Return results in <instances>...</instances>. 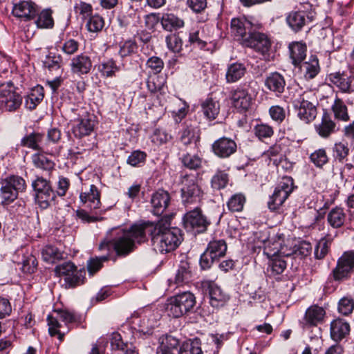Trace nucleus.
<instances>
[{"mask_svg":"<svg viewBox=\"0 0 354 354\" xmlns=\"http://www.w3.org/2000/svg\"><path fill=\"white\" fill-rule=\"evenodd\" d=\"M311 5L306 3L304 5L306 10L299 9L290 12L286 18L288 26L295 32H298L309 22H311L315 17L312 10H308Z\"/></svg>","mask_w":354,"mask_h":354,"instance_id":"obj_12","label":"nucleus"},{"mask_svg":"<svg viewBox=\"0 0 354 354\" xmlns=\"http://www.w3.org/2000/svg\"><path fill=\"white\" fill-rule=\"evenodd\" d=\"M160 23L164 30L170 32L180 29L185 26L183 19L170 12L162 14Z\"/></svg>","mask_w":354,"mask_h":354,"instance_id":"obj_30","label":"nucleus"},{"mask_svg":"<svg viewBox=\"0 0 354 354\" xmlns=\"http://www.w3.org/2000/svg\"><path fill=\"white\" fill-rule=\"evenodd\" d=\"M71 111L78 116L77 118L73 117L75 123L73 125L72 132L78 138L88 136L93 131L94 121L84 109H71Z\"/></svg>","mask_w":354,"mask_h":354,"instance_id":"obj_9","label":"nucleus"},{"mask_svg":"<svg viewBox=\"0 0 354 354\" xmlns=\"http://www.w3.org/2000/svg\"><path fill=\"white\" fill-rule=\"evenodd\" d=\"M324 315L325 310L323 308L318 306L309 307L306 311L304 328L306 326H317L322 322Z\"/></svg>","mask_w":354,"mask_h":354,"instance_id":"obj_29","label":"nucleus"},{"mask_svg":"<svg viewBox=\"0 0 354 354\" xmlns=\"http://www.w3.org/2000/svg\"><path fill=\"white\" fill-rule=\"evenodd\" d=\"M22 96L11 81L0 83V110L15 112L22 104Z\"/></svg>","mask_w":354,"mask_h":354,"instance_id":"obj_4","label":"nucleus"},{"mask_svg":"<svg viewBox=\"0 0 354 354\" xmlns=\"http://www.w3.org/2000/svg\"><path fill=\"white\" fill-rule=\"evenodd\" d=\"M180 140L185 145L196 144L199 140L198 128L189 121H185L179 131Z\"/></svg>","mask_w":354,"mask_h":354,"instance_id":"obj_25","label":"nucleus"},{"mask_svg":"<svg viewBox=\"0 0 354 354\" xmlns=\"http://www.w3.org/2000/svg\"><path fill=\"white\" fill-rule=\"evenodd\" d=\"M44 140V135L39 133L33 132L26 135L21 140L20 145L33 150L39 151L41 145Z\"/></svg>","mask_w":354,"mask_h":354,"instance_id":"obj_41","label":"nucleus"},{"mask_svg":"<svg viewBox=\"0 0 354 354\" xmlns=\"http://www.w3.org/2000/svg\"><path fill=\"white\" fill-rule=\"evenodd\" d=\"M332 109L336 118L344 122L349 120L347 107L341 99L337 98L335 100Z\"/></svg>","mask_w":354,"mask_h":354,"instance_id":"obj_51","label":"nucleus"},{"mask_svg":"<svg viewBox=\"0 0 354 354\" xmlns=\"http://www.w3.org/2000/svg\"><path fill=\"white\" fill-rule=\"evenodd\" d=\"M209 302L215 308L223 307L229 300V296L216 283L208 286Z\"/></svg>","mask_w":354,"mask_h":354,"instance_id":"obj_26","label":"nucleus"},{"mask_svg":"<svg viewBox=\"0 0 354 354\" xmlns=\"http://www.w3.org/2000/svg\"><path fill=\"white\" fill-rule=\"evenodd\" d=\"M13 15L24 21L34 19L38 13L37 6L31 1H21L14 4L12 11Z\"/></svg>","mask_w":354,"mask_h":354,"instance_id":"obj_18","label":"nucleus"},{"mask_svg":"<svg viewBox=\"0 0 354 354\" xmlns=\"http://www.w3.org/2000/svg\"><path fill=\"white\" fill-rule=\"evenodd\" d=\"M41 254L42 259L50 264L55 263L57 261L63 259V252L52 245L44 246Z\"/></svg>","mask_w":354,"mask_h":354,"instance_id":"obj_39","label":"nucleus"},{"mask_svg":"<svg viewBox=\"0 0 354 354\" xmlns=\"http://www.w3.org/2000/svg\"><path fill=\"white\" fill-rule=\"evenodd\" d=\"M44 88L41 86L32 88L25 99V106L27 109L32 110L43 100Z\"/></svg>","mask_w":354,"mask_h":354,"instance_id":"obj_36","label":"nucleus"},{"mask_svg":"<svg viewBox=\"0 0 354 354\" xmlns=\"http://www.w3.org/2000/svg\"><path fill=\"white\" fill-rule=\"evenodd\" d=\"M246 73V67L243 64L235 62L227 66L225 79L227 83H234L241 80Z\"/></svg>","mask_w":354,"mask_h":354,"instance_id":"obj_33","label":"nucleus"},{"mask_svg":"<svg viewBox=\"0 0 354 354\" xmlns=\"http://www.w3.org/2000/svg\"><path fill=\"white\" fill-rule=\"evenodd\" d=\"M297 110L298 118L305 123H310L315 120L317 115L316 106L303 104H293Z\"/></svg>","mask_w":354,"mask_h":354,"instance_id":"obj_38","label":"nucleus"},{"mask_svg":"<svg viewBox=\"0 0 354 354\" xmlns=\"http://www.w3.org/2000/svg\"><path fill=\"white\" fill-rule=\"evenodd\" d=\"M181 198L183 205L188 207L192 204H198L201 199V190L196 184L195 178L185 176L182 180Z\"/></svg>","mask_w":354,"mask_h":354,"instance_id":"obj_11","label":"nucleus"},{"mask_svg":"<svg viewBox=\"0 0 354 354\" xmlns=\"http://www.w3.org/2000/svg\"><path fill=\"white\" fill-rule=\"evenodd\" d=\"M179 341L177 338L171 336L167 335L164 337L158 348L163 349V351H168L170 353L178 354Z\"/></svg>","mask_w":354,"mask_h":354,"instance_id":"obj_50","label":"nucleus"},{"mask_svg":"<svg viewBox=\"0 0 354 354\" xmlns=\"http://www.w3.org/2000/svg\"><path fill=\"white\" fill-rule=\"evenodd\" d=\"M35 24L38 28H49L53 26V19L50 10H44L38 16Z\"/></svg>","mask_w":354,"mask_h":354,"instance_id":"obj_56","label":"nucleus"},{"mask_svg":"<svg viewBox=\"0 0 354 354\" xmlns=\"http://www.w3.org/2000/svg\"><path fill=\"white\" fill-rule=\"evenodd\" d=\"M346 219L344 209L340 207L333 208L327 216L328 223L334 228H338L343 225Z\"/></svg>","mask_w":354,"mask_h":354,"instance_id":"obj_45","label":"nucleus"},{"mask_svg":"<svg viewBox=\"0 0 354 354\" xmlns=\"http://www.w3.org/2000/svg\"><path fill=\"white\" fill-rule=\"evenodd\" d=\"M293 189V179L290 176L283 177L276 186L274 193L268 203V208L272 211L279 209Z\"/></svg>","mask_w":354,"mask_h":354,"instance_id":"obj_8","label":"nucleus"},{"mask_svg":"<svg viewBox=\"0 0 354 354\" xmlns=\"http://www.w3.org/2000/svg\"><path fill=\"white\" fill-rule=\"evenodd\" d=\"M151 212L154 215H162L170 203V196L165 190L159 189L153 193L151 198Z\"/></svg>","mask_w":354,"mask_h":354,"instance_id":"obj_21","label":"nucleus"},{"mask_svg":"<svg viewBox=\"0 0 354 354\" xmlns=\"http://www.w3.org/2000/svg\"><path fill=\"white\" fill-rule=\"evenodd\" d=\"M195 303L194 295L189 292H184L171 299L167 310L169 316L180 317L191 310Z\"/></svg>","mask_w":354,"mask_h":354,"instance_id":"obj_6","label":"nucleus"},{"mask_svg":"<svg viewBox=\"0 0 354 354\" xmlns=\"http://www.w3.org/2000/svg\"><path fill=\"white\" fill-rule=\"evenodd\" d=\"M300 69L306 80H311L315 77L320 71L317 57L315 55L310 56L308 61L301 64Z\"/></svg>","mask_w":354,"mask_h":354,"instance_id":"obj_32","label":"nucleus"},{"mask_svg":"<svg viewBox=\"0 0 354 354\" xmlns=\"http://www.w3.org/2000/svg\"><path fill=\"white\" fill-rule=\"evenodd\" d=\"M80 199L85 207L91 211L100 207V193L95 185H90L88 189L82 192L80 195Z\"/></svg>","mask_w":354,"mask_h":354,"instance_id":"obj_22","label":"nucleus"},{"mask_svg":"<svg viewBox=\"0 0 354 354\" xmlns=\"http://www.w3.org/2000/svg\"><path fill=\"white\" fill-rule=\"evenodd\" d=\"M35 201L40 208L46 209L53 201L55 193L50 182L41 176H37L32 182Z\"/></svg>","mask_w":354,"mask_h":354,"instance_id":"obj_7","label":"nucleus"},{"mask_svg":"<svg viewBox=\"0 0 354 354\" xmlns=\"http://www.w3.org/2000/svg\"><path fill=\"white\" fill-rule=\"evenodd\" d=\"M178 354H202L199 339L185 341L180 346Z\"/></svg>","mask_w":354,"mask_h":354,"instance_id":"obj_47","label":"nucleus"},{"mask_svg":"<svg viewBox=\"0 0 354 354\" xmlns=\"http://www.w3.org/2000/svg\"><path fill=\"white\" fill-rule=\"evenodd\" d=\"M317 98L313 90L298 91L297 95L294 97L293 104H303L308 106H316Z\"/></svg>","mask_w":354,"mask_h":354,"instance_id":"obj_40","label":"nucleus"},{"mask_svg":"<svg viewBox=\"0 0 354 354\" xmlns=\"http://www.w3.org/2000/svg\"><path fill=\"white\" fill-rule=\"evenodd\" d=\"M86 271L84 268L77 270L76 268L69 277L64 278L66 286L68 288H74L84 282Z\"/></svg>","mask_w":354,"mask_h":354,"instance_id":"obj_49","label":"nucleus"},{"mask_svg":"<svg viewBox=\"0 0 354 354\" xmlns=\"http://www.w3.org/2000/svg\"><path fill=\"white\" fill-rule=\"evenodd\" d=\"M328 80L336 86L342 93L349 91L350 85L353 82V77L344 72H335L328 75Z\"/></svg>","mask_w":354,"mask_h":354,"instance_id":"obj_27","label":"nucleus"},{"mask_svg":"<svg viewBox=\"0 0 354 354\" xmlns=\"http://www.w3.org/2000/svg\"><path fill=\"white\" fill-rule=\"evenodd\" d=\"M257 25L252 24L250 21L245 17L234 18L231 21V32L234 37L240 41L243 45L246 42L254 30H257Z\"/></svg>","mask_w":354,"mask_h":354,"instance_id":"obj_15","label":"nucleus"},{"mask_svg":"<svg viewBox=\"0 0 354 354\" xmlns=\"http://www.w3.org/2000/svg\"><path fill=\"white\" fill-rule=\"evenodd\" d=\"M88 19L86 24L88 31L97 32L102 30L104 26V21L101 16L98 15H91Z\"/></svg>","mask_w":354,"mask_h":354,"instance_id":"obj_55","label":"nucleus"},{"mask_svg":"<svg viewBox=\"0 0 354 354\" xmlns=\"http://www.w3.org/2000/svg\"><path fill=\"white\" fill-rule=\"evenodd\" d=\"M227 251L224 240H214L209 243L206 250L201 254L200 265L203 269L209 268L212 263L223 257Z\"/></svg>","mask_w":354,"mask_h":354,"instance_id":"obj_10","label":"nucleus"},{"mask_svg":"<svg viewBox=\"0 0 354 354\" xmlns=\"http://www.w3.org/2000/svg\"><path fill=\"white\" fill-rule=\"evenodd\" d=\"M183 165L190 169H196L201 167L202 159L198 155L187 153L181 158Z\"/></svg>","mask_w":354,"mask_h":354,"instance_id":"obj_61","label":"nucleus"},{"mask_svg":"<svg viewBox=\"0 0 354 354\" xmlns=\"http://www.w3.org/2000/svg\"><path fill=\"white\" fill-rule=\"evenodd\" d=\"M349 330V324L342 319H335L330 324V336L336 342L342 339Z\"/></svg>","mask_w":354,"mask_h":354,"instance_id":"obj_31","label":"nucleus"},{"mask_svg":"<svg viewBox=\"0 0 354 354\" xmlns=\"http://www.w3.org/2000/svg\"><path fill=\"white\" fill-rule=\"evenodd\" d=\"M281 153V146L274 145L270 147L269 149L264 153V156L267 157L274 165H278L282 162V156Z\"/></svg>","mask_w":354,"mask_h":354,"instance_id":"obj_59","label":"nucleus"},{"mask_svg":"<svg viewBox=\"0 0 354 354\" xmlns=\"http://www.w3.org/2000/svg\"><path fill=\"white\" fill-rule=\"evenodd\" d=\"M91 57L85 53H81L73 57L70 62L71 73L80 77L88 74L92 68Z\"/></svg>","mask_w":354,"mask_h":354,"instance_id":"obj_19","label":"nucleus"},{"mask_svg":"<svg viewBox=\"0 0 354 354\" xmlns=\"http://www.w3.org/2000/svg\"><path fill=\"white\" fill-rule=\"evenodd\" d=\"M233 106L239 111H245L252 104V97L248 91L243 88H237L232 93L231 96Z\"/></svg>","mask_w":354,"mask_h":354,"instance_id":"obj_24","label":"nucleus"},{"mask_svg":"<svg viewBox=\"0 0 354 354\" xmlns=\"http://www.w3.org/2000/svg\"><path fill=\"white\" fill-rule=\"evenodd\" d=\"M208 224L209 223L198 207L187 212L183 216V225L187 231L194 230L197 233L203 232L206 230Z\"/></svg>","mask_w":354,"mask_h":354,"instance_id":"obj_16","label":"nucleus"},{"mask_svg":"<svg viewBox=\"0 0 354 354\" xmlns=\"http://www.w3.org/2000/svg\"><path fill=\"white\" fill-rule=\"evenodd\" d=\"M131 319V323L138 325L139 331L144 335H151L153 329L158 324V315L149 310H142L141 313H135Z\"/></svg>","mask_w":354,"mask_h":354,"instance_id":"obj_14","label":"nucleus"},{"mask_svg":"<svg viewBox=\"0 0 354 354\" xmlns=\"http://www.w3.org/2000/svg\"><path fill=\"white\" fill-rule=\"evenodd\" d=\"M74 10L77 15L85 20L92 15L93 7L89 3L80 1L75 3Z\"/></svg>","mask_w":354,"mask_h":354,"instance_id":"obj_53","label":"nucleus"},{"mask_svg":"<svg viewBox=\"0 0 354 354\" xmlns=\"http://www.w3.org/2000/svg\"><path fill=\"white\" fill-rule=\"evenodd\" d=\"M263 253L270 259L267 272L270 276L276 277L281 274L287 266L284 257H288L290 252L286 253L279 241H274L270 245V241L265 243Z\"/></svg>","mask_w":354,"mask_h":354,"instance_id":"obj_3","label":"nucleus"},{"mask_svg":"<svg viewBox=\"0 0 354 354\" xmlns=\"http://www.w3.org/2000/svg\"><path fill=\"white\" fill-rule=\"evenodd\" d=\"M354 310V299L351 296H346L338 302V311L343 315H348Z\"/></svg>","mask_w":354,"mask_h":354,"instance_id":"obj_57","label":"nucleus"},{"mask_svg":"<svg viewBox=\"0 0 354 354\" xmlns=\"http://www.w3.org/2000/svg\"><path fill=\"white\" fill-rule=\"evenodd\" d=\"M245 202V196L241 194H236L230 197L227 203L228 209L232 212H241Z\"/></svg>","mask_w":354,"mask_h":354,"instance_id":"obj_52","label":"nucleus"},{"mask_svg":"<svg viewBox=\"0 0 354 354\" xmlns=\"http://www.w3.org/2000/svg\"><path fill=\"white\" fill-rule=\"evenodd\" d=\"M120 69V66L118 65L116 62L112 58L103 60L97 66L98 71L104 77H114Z\"/></svg>","mask_w":354,"mask_h":354,"instance_id":"obj_35","label":"nucleus"},{"mask_svg":"<svg viewBox=\"0 0 354 354\" xmlns=\"http://www.w3.org/2000/svg\"><path fill=\"white\" fill-rule=\"evenodd\" d=\"M192 272L189 263L187 261H181L174 278L168 279L170 288L183 286L190 281Z\"/></svg>","mask_w":354,"mask_h":354,"instance_id":"obj_20","label":"nucleus"},{"mask_svg":"<svg viewBox=\"0 0 354 354\" xmlns=\"http://www.w3.org/2000/svg\"><path fill=\"white\" fill-rule=\"evenodd\" d=\"M316 132L322 138H328L335 131V123L330 116L324 113L319 124L315 126Z\"/></svg>","mask_w":354,"mask_h":354,"instance_id":"obj_34","label":"nucleus"},{"mask_svg":"<svg viewBox=\"0 0 354 354\" xmlns=\"http://www.w3.org/2000/svg\"><path fill=\"white\" fill-rule=\"evenodd\" d=\"M265 86L268 90L274 92L276 95H279L284 91L286 81L283 76L279 73H271L265 80Z\"/></svg>","mask_w":354,"mask_h":354,"instance_id":"obj_28","label":"nucleus"},{"mask_svg":"<svg viewBox=\"0 0 354 354\" xmlns=\"http://www.w3.org/2000/svg\"><path fill=\"white\" fill-rule=\"evenodd\" d=\"M167 48L174 53H179L182 50L183 41L178 34H170L165 38Z\"/></svg>","mask_w":354,"mask_h":354,"instance_id":"obj_58","label":"nucleus"},{"mask_svg":"<svg viewBox=\"0 0 354 354\" xmlns=\"http://www.w3.org/2000/svg\"><path fill=\"white\" fill-rule=\"evenodd\" d=\"M107 256H102L100 257L91 258L87 261V269L90 275L93 276L102 267L104 262L108 261Z\"/></svg>","mask_w":354,"mask_h":354,"instance_id":"obj_60","label":"nucleus"},{"mask_svg":"<svg viewBox=\"0 0 354 354\" xmlns=\"http://www.w3.org/2000/svg\"><path fill=\"white\" fill-rule=\"evenodd\" d=\"M354 270V251H347L338 259L333 270L335 280L342 281L350 277Z\"/></svg>","mask_w":354,"mask_h":354,"instance_id":"obj_13","label":"nucleus"},{"mask_svg":"<svg viewBox=\"0 0 354 354\" xmlns=\"http://www.w3.org/2000/svg\"><path fill=\"white\" fill-rule=\"evenodd\" d=\"M204 115L209 120H214L219 113L220 106L218 102L211 98L205 100L201 104Z\"/></svg>","mask_w":354,"mask_h":354,"instance_id":"obj_46","label":"nucleus"},{"mask_svg":"<svg viewBox=\"0 0 354 354\" xmlns=\"http://www.w3.org/2000/svg\"><path fill=\"white\" fill-rule=\"evenodd\" d=\"M146 67L153 74H159L164 68V62L159 57L152 56L147 59Z\"/></svg>","mask_w":354,"mask_h":354,"instance_id":"obj_63","label":"nucleus"},{"mask_svg":"<svg viewBox=\"0 0 354 354\" xmlns=\"http://www.w3.org/2000/svg\"><path fill=\"white\" fill-rule=\"evenodd\" d=\"M310 160L317 167H322L327 163L328 158L324 149H319L310 154Z\"/></svg>","mask_w":354,"mask_h":354,"instance_id":"obj_64","label":"nucleus"},{"mask_svg":"<svg viewBox=\"0 0 354 354\" xmlns=\"http://www.w3.org/2000/svg\"><path fill=\"white\" fill-rule=\"evenodd\" d=\"M18 256L22 255L21 260L18 261L19 264H21V269L24 272L32 273L35 272V270L37 266V261L36 258L31 254L27 253L25 254L24 250H19L17 251Z\"/></svg>","mask_w":354,"mask_h":354,"instance_id":"obj_43","label":"nucleus"},{"mask_svg":"<svg viewBox=\"0 0 354 354\" xmlns=\"http://www.w3.org/2000/svg\"><path fill=\"white\" fill-rule=\"evenodd\" d=\"M228 174L223 171H218L212 178V187L215 189H223L228 183Z\"/></svg>","mask_w":354,"mask_h":354,"instance_id":"obj_54","label":"nucleus"},{"mask_svg":"<svg viewBox=\"0 0 354 354\" xmlns=\"http://www.w3.org/2000/svg\"><path fill=\"white\" fill-rule=\"evenodd\" d=\"M147 233L151 236L153 249L161 254L175 250L183 240L179 228L171 227L167 220L161 219L155 225L134 224L129 230L113 228L110 232L113 237L102 242L99 249L109 250L113 248L118 254L126 255L133 251L136 243H140L147 240Z\"/></svg>","mask_w":354,"mask_h":354,"instance_id":"obj_1","label":"nucleus"},{"mask_svg":"<svg viewBox=\"0 0 354 354\" xmlns=\"http://www.w3.org/2000/svg\"><path fill=\"white\" fill-rule=\"evenodd\" d=\"M245 41L244 46L253 48L262 54L267 53L270 47V42L267 37L257 30H254Z\"/></svg>","mask_w":354,"mask_h":354,"instance_id":"obj_23","label":"nucleus"},{"mask_svg":"<svg viewBox=\"0 0 354 354\" xmlns=\"http://www.w3.org/2000/svg\"><path fill=\"white\" fill-rule=\"evenodd\" d=\"M26 189L24 179L19 176H10L1 183L0 197L3 203H10L18 196V193Z\"/></svg>","mask_w":354,"mask_h":354,"instance_id":"obj_5","label":"nucleus"},{"mask_svg":"<svg viewBox=\"0 0 354 354\" xmlns=\"http://www.w3.org/2000/svg\"><path fill=\"white\" fill-rule=\"evenodd\" d=\"M330 242L326 238L321 239L317 243L315 248V257L317 259L325 257L329 251Z\"/></svg>","mask_w":354,"mask_h":354,"instance_id":"obj_62","label":"nucleus"},{"mask_svg":"<svg viewBox=\"0 0 354 354\" xmlns=\"http://www.w3.org/2000/svg\"><path fill=\"white\" fill-rule=\"evenodd\" d=\"M47 321L50 335H57L59 340L62 341L64 335L70 330L69 324L76 321V317L68 310L57 309L48 315Z\"/></svg>","mask_w":354,"mask_h":354,"instance_id":"obj_2","label":"nucleus"},{"mask_svg":"<svg viewBox=\"0 0 354 354\" xmlns=\"http://www.w3.org/2000/svg\"><path fill=\"white\" fill-rule=\"evenodd\" d=\"M31 160L35 167L44 171H50L55 167L54 162L42 152H37L32 154Z\"/></svg>","mask_w":354,"mask_h":354,"instance_id":"obj_42","label":"nucleus"},{"mask_svg":"<svg viewBox=\"0 0 354 354\" xmlns=\"http://www.w3.org/2000/svg\"><path fill=\"white\" fill-rule=\"evenodd\" d=\"M166 78L163 75L152 74L148 77L147 86L148 90L152 93H162L165 88Z\"/></svg>","mask_w":354,"mask_h":354,"instance_id":"obj_44","label":"nucleus"},{"mask_svg":"<svg viewBox=\"0 0 354 354\" xmlns=\"http://www.w3.org/2000/svg\"><path fill=\"white\" fill-rule=\"evenodd\" d=\"M290 59L295 66H299L306 56V46L301 42H295L289 46Z\"/></svg>","mask_w":354,"mask_h":354,"instance_id":"obj_37","label":"nucleus"},{"mask_svg":"<svg viewBox=\"0 0 354 354\" xmlns=\"http://www.w3.org/2000/svg\"><path fill=\"white\" fill-rule=\"evenodd\" d=\"M150 139L155 145L160 146L169 142L172 139V136L166 129L156 128L151 135Z\"/></svg>","mask_w":354,"mask_h":354,"instance_id":"obj_48","label":"nucleus"},{"mask_svg":"<svg viewBox=\"0 0 354 354\" xmlns=\"http://www.w3.org/2000/svg\"><path fill=\"white\" fill-rule=\"evenodd\" d=\"M212 149L218 157L227 158L236 151L237 145L234 140L222 137L214 142Z\"/></svg>","mask_w":354,"mask_h":354,"instance_id":"obj_17","label":"nucleus"}]
</instances>
